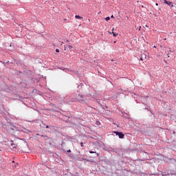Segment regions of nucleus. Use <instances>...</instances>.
Instances as JSON below:
<instances>
[{
	"label": "nucleus",
	"mask_w": 176,
	"mask_h": 176,
	"mask_svg": "<svg viewBox=\"0 0 176 176\" xmlns=\"http://www.w3.org/2000/svg\"><path fill=\"white\" fill-rule=\"evenodd\" d=\"M115 134H116V135H118L119 136V138H124V135L120 132H117V131H115L114 132Z\"/></svg>",
	"instance_id": "2"
},
{
	"label": "nucleus",
	"mask_w": 176,
	"mask_h": 176,
	"mask_svg": "<svg viewBox=\"0 0 176 176\" xmlns=\"http://www.w3.org/2000/svg\"><path fill=\"white\" fill-rule=\"evenodd\" d=\"M111 19H113V15H111Z\"/></svg>",
	"instance_id": "14"
},
{
	"label": "nucleus",
	"mask_w": 176,
	"mask_h": 176,
	"mask_svg": "<svg viewBox=\"0 0 176 176\" xmlns=\"http://www.w3.org/2000/svg\"><path fill=\"white\" fill-rule=\"evenodd\" d=\"M67 152L69 153V152H71V150H68Z\"/></svg>",
	"instance_id": "16"
},
{
	"label": "nucleus",
	"mask_w": 176,
	"mask_h": 176,
	"mask_svg": "<svg viewBox=\"0 0 176 176\" xmlns=\"http://www.w3.org/2000/svg\"><path fill=\"white\" fill-rule=\"evenodd\" d=\"M3 142H5V143L8 142V139L4 138V140H3Z\"/></svg>",
	"instance_id": "9"
},
{
	"label": "nucleus",
	"mask_w": 176,
	"mask_h": 176,
	"mask_svg": "<svg viewBox=\"0 0 176 176\" xmlns=\"http://www.w3.org/2000/svg\"><path fill=\"white\" fill-rule=\"evenodd\" d=\"M96 155H97V156H100V154H98V153H97Z\"/></svg>",
	"instance_id": "18"
},
{
	"label": "nucleus",
	"mask_w": 176,
	"mask_h": 176,
	"mask_svg": "<svg viewBox=\"0 0 176 176\" xmlns=\"http://www.w3.org/2000/svg\"><path fill=\"white\" fill-rule=\"evenodd\" d=\"M10 142H11L10 145H11L12 148H17V145L16 144L13 143V140H11Z\"/></svg>",
	"instance_id": "4"
},
{
	"label": "nucleus",
	"mask_w": 176,
	"mask_h": 176,
	"mask_svg": "<svg viewBox=\"0 0 176 176\" xmlns=\"http://www.w3.org/2000/svg\"><path fill=\"white\" fill-rule=\"evenodd\" d=\"M80 146L83 147V142H80Z\"/></svg>",
	"instance_id": "12"
},
{
	"label": "nucleus",
	"mask_w": 176,
	"mask_h": 176,
	"mask_svg": "<svg viewBox=\"0 0 176 176\" xmlns=\"http://www.w3.org/2000/svg\"><path fill=\"white\" fill-rule=\"evenodd\" d=\"M96 124H97V126H100V121H96Z\"/></svg>",
	"instance_id": "8"
},
{
	"label": "nucleus",
	"mask_w": 176,
	"mask_h": 176,
	"mask_svg": "<svg viewBox=\"0 0 176 176\" xmlns=\"http://www.w3.org/2000/svg\"><path fill=\"white\" fill-rule=\"evenodd\" d=\"M106 21H109L111 20V18L109 16H107L105 18Z\"/></svg>",
	"instance_id": "7"
},
{
	"label": "nucleus",
	"mask_w": 176,
	"mask_h": 176,
	"mask_svg": "<svg viewBox=\"0 0 176 176\" xmlns=\"http://www.w3.org/2000/svg\"><path fill=\"white\" fill-rule=\"evenodd\" d=\"M76 100L78 102H85V101H87V98H86V96L78 94L76 96Z\"/></svg>",
	"instance_id": "1"
},
{
	"label": "nucleus",
	"mask_w": 176,
	"mask_h": 176,
	"mask_svg": "<svg viewBox=\"0 0 176 176\" xmlns=\"http://www.w3.org/2000/svg\"><path fill=\"white\" fill-rule=\"evenodd\" d=\"M75 19H77L78 20H82V19H83V17L79 16V15H76L75 16Z\"/></svg>",
	"instance_id": "5"
},
{
	"label": "nucleus",
	"mask_w": 176,
	"mask_h": 176,
	"mask_svg": "<svg viewBox=\"0 0 176 176\" xmlns=\"http://www.w3.org/2000/svg\"><path fill=\"white\" fill-rule=\"evenodd\" d=\"M166 0H164V3H166Z\"/></svg>",
	"instance_id": "17"
},
{
	"label": "nucleus",
	"mask_w": 176,
	"mask_h": 176,
	"mask_svg": "<svg viewBox=\"0 0 176 176\" xmlns=\"http://www.w3.org/2000/svg\"><path fill=\"white\" fill-rule=\"evenodd\" d=\"M165 3H166V5H168V6H171V8H173V7H174V5L173 4V3H171V1H165Z\"/></svg>",
	"instance_id": "3"
},
{
	"label": "nucleus",
	"mask_w": 176,
	"mask_h": 176,
	"mask_svg": "<svg viewBox=\"0 0 176 176\" xmlns=\"http://www.w3.org/2000/svg\"><path fill=\"white\" fill-rule=\"evenodd\" d=\"M46 129H49V126L47 125V126H46Z\"/></svg>",
	"instance_id": "15"
},
{
	"label": "nucleus",
	"mask_w": 176,
	"mask_h": 176,
	"mask_svg": "<svg viewBox=\"0 0 176 176\" xmlns=\"http://www.w3.org/2000/svg\"><path fill=\"white\" fill-rule=\"evenodd\" d=\"M113 30H114V28H113V29H112V34H113V36H118V33L114 32Z\"/></svg>",
	"instance_id": "6"
},
{
	"label": "nucleus",
	"mask_w": 176,
	"mask_h": 176,
	"mask_svg": "<svg viewBox=\"0 0 176 176\" xmlns=\"http://www.w3.org/2000/svg\"><path fill=\"white\" fill-rule=\"evenodd\" d=\"M69 47H70V48H72V46H69Z\"/></svg>",
	"instance_id": "19"
},
{
	"label": "nucleus",
	"mask_w": 176,
	"mask_h": 176,
	"mask_svg": "<svg viewBox=\"0 0 176 176\" xmlns=\"http://www.w3.org/2000/svg\"><path fill=\"white\" fill-rule=\"evenodd\" d=\"M56 53H60V50L59 49H56Z\"/></svg>",
	"instance_id": "10"
},
{
	"label": "nucleus",
	"mask_w": 176,
	"mask_h": 176,
	"mask_svg": "<svg viewBox=\"0 0 176 176\" xmlns=\"http://www.w3.org/2000/svg\"><path fill=\"white\" fill-rule=\"evenodd\" d=\"M156 6H159V3H155Z\"/></svg>",
	"instance_id": "13"
},
{
	"label": "nucleus",
	"mask_w": 176,
	"mask_h": 176,
	"mask_svg": "<svg viewBox=\"0 0 176 176\" xmlns=\"http://www.w3.org/2000/svg\"><path fill=\"white\" fill-rule=\"evenodd\" d=\"M89 153H96L94 151H89Z\"/></svg>",
	"instance_id": "11"
}]
</instances>
